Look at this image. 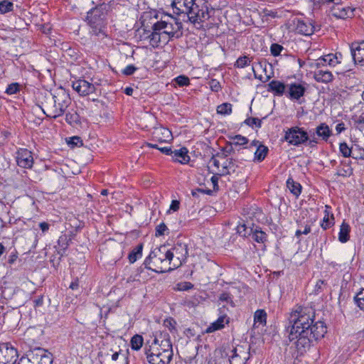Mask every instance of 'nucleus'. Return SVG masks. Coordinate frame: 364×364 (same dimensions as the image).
Listing matches in <instances>:
<instances>
[{
    "instance_id": "1",
    "label": "nucleus",
    "mask_w": 364,
    "mask_h": 364,
    "mask_svg": "<svg viewBox=\"0 0 364 364\" xmlns=\"http://www.w3.org/2000/svg\"><path fill=\"white\" fill-rule=\"evenodd\" d=\"M314 312L307 307L297 306L289 315V340H296V348L305 350L314 341L322 338L327 332L323 322H314Z\"/></svg>"
},
{
    "instance_id": "2",
    "label": "nucleus",
    "mask_w": 364,
    "mask_h": 364,
    "mask_svg": "<svg viewBox=\"0 0 364 364\" xmlns=\"http://www.w3.org/2000/svg\"><path fill=\"white\" fill-rule=\"evenodd\" d=\"M152 28V32L144 30V36L141 37V40L149 39V44L154 48L159 47L161 43H166L173 37L178 38L182 34V23L172 16H166L157 21Z\"/></svg>"
},
{
    "instance_id": "3",
    "label": "nucleus",
    "mask_w": 364,
    "mask_h": 364,
    "mask_svg": "<svg viewBox=\"0 0 364 364\" xmlns=\"http://www.w3.org/2000/svg\"><path fill=\"white\" fill-rule=\"evenodd\" d=\"M149 364H169L173 356L171 336L167 332H159L145 353Z\"/></svg>"
},
{
    "instance_id": "4",
    "label": "nucleus",
    "mask_w": 364,
    "mask_h": 364,
    "mask_svg": "<svg viewBox=\"0 0 364 364\" xmlns=\"http://www.w3.org/2000/svg\"><path fill=\"white\" fill-rule=\"evenodd\" d=\"M172 6L174 13L179 15L186 14L193 23L203 22L210 15L208 0H173Z\"/></svg>"
},
{
    "instance_id": "5",
    "label": "nucleus",
    "mask_w": 364,
    "mask_h": 364,
    "mask_svg": "<svg viewBox=\"0 0 364 364\" xmlns=\"http://www.w3.org/2000/svg\"><path fill=\"white\" fill-rule=\"evenodd\" d=\"M144 264L146 268L156 273H163L174 269L165 246L153 250L144 260Z\"/></svg>"
},
{
    "instance_id": "6",
    "label": "nucleus",
    "mask_w": 364,
    "mask_h": 364,
    "mask_svg": "<svg viewBox=\"0 0 364 364\" xmlns=\"http://www.w3.org/2000/svg\"><path fill=\"white\" fill-rule=\"evenodd\" d=\"M71 102L69 95L64 90L56 91L50 100L46 102V115L49 117L57 118L62 116Z\"/></svg>"
},
{
    "instance_id": "7",
    "label": "nucleus",
    "mask_w": 364,
    "mask_h": 364,
    "mask_svg": "<svg viewBox=\"0 0 364 364\" xmlns=\"http://www.w3.org/2000/svg\"><path fill=\"white\" fill-rule=\"evenodd\" d=\"M166 252L174 269L186 262L188 256L187 244L181 242H177L171 249H166Z\"/></svg>"
},
{
    "instance_id": "8",
    "label": "nucleus",
    "mask_w": 364,
    "mask_h": 364,
    "mask_svg": "<svg viewBox=\"0 0 364 364\" xmlns=\"http://www.w3.org/2000/svg\"><path fill=\"white\" fill-rule=\"evenodd\" d=\"M284 140L289 145L300 146L306 144V141L309 140V133L304 127H291L284 131Z\"/></svg>"
},
{
    "instance_id": "9",
    "label": "nucleus",
    "mask_w": 364,
    "mask_h": 364,
    "mask_svg": "<svg viewBox=\"0 0 364 364\" xmlns=\"http://www.w3.org/2000/svg\"><path fill=\"white\" fill-rule=\"evenodd\" d=\"M87 19L91 29L90 33L92 36L102 38L106 36L104 31V15L100 14L99 9H95L88 12Z\"/></svg>"
},
{
    "instance_id": "10",
    "label": "nucleus",
    "mask_w": 364,
    "mask_h": 364,
    "mask_svg": "<svg viewBox=\"0 0 364 364\" xmlns=\"http://www.w3.org/2000/svg\"><path fill=\"white\" fill-rule=\"evenodd\" d=\"M18 358V350L11 343H0V364H16Z\"/></svg>"
},
{
    "instance_id": "11",
    "label": "nucleus",
    "mask_w": 364,
    "mask_h": 364,
    "mask_svg": "<svg viewBox=\"0 0 364 364\" xmlns=\"http://www.w3.org/2000/svg\"><path fill=\"white\" fill-rule=\"evenodd\" d=\"M250 358V347L237 346L232 350V355L229 357L230 364H246Z\"/></svg>"
},
{
    "instance_id": "12",
    "label": "nucleus",
    "mask_w": 364,
    "mask_h": 364,
    "mask_svg": "<svg viewBox=\"0 0 364 364\" xmlns=\"http://www.w3.org/2000/svg\"><path fill=\"white\" fill-rule=\"evenodd\" d=\"M27 357H31L33 360L40 359L38 364H52L53 361L52 353L42 348H35L26 353Z\"/></svg>"
},
{
    "instance_id": "13",
    "label": "nucleus",
    "mask_w": 364,
    "mask_h": 364,
    "mask_svg": "<svg viewBox=\"0 0 364 364\" xmlns=\"http://www.w3.org/2000/svg\"><path fill=\"white\" fill-rule=\"evenodd\" d=\"M17 165L23 168H31L33 165L32 152L27 149H19L16 153Z\"/></svg>"
},
{
    "instance_id": "14",
    "label": "nucleus",
    "mask_w": 364,
    "mask_h": 364,
    "mask_svg": "<svg viewBox=\"0 0 364 364\" xmlns=\"http://www.w3.org/2000/svg\"><path fill=\"white\" fill-rule=\"evenodd\" d=\"M72 87L80 96H87L96 90V87L93 83L81 78L73 81Z\"/></svg>"
},
{
    "instance_id": "15",
    "label": "nucleus",
    "mask_w": 364,
    "mask_h": 364,
    "mask_svg": "<svg viewBox=\"0 0 364 364\" xmlns=\"http://www.w3.org/2000/svg\"><path fill=\"white\" fill-rule=\"evenodd\" d=\"M306 87L301 83L292 82L287 85L286 95L290 100H299L304 95Z\"/></svg>"
},
{
    "instance_id": "16",
    "label": "nucleus",
    "mask_w": 364,
    "mask_h": 364,
    "mask_svg": "<svg viewBox=\"0 0 364 364\" xmlns=\"http://www.w3.org/2000/svg\"><path fill=\"white\" fill-rule=\"evenodd\" d=\"M314 78L318 82L329 83L333 81V75L326 68L323 66H314Z\"/></svg>"
},
{
    "instance_id": "17",
    "label": "nucleus",
    "mask_w": 364,
    "mask_h": 364,
    "mask_svg": "<svg viewBox=\"0 0 364 364\" xmlns=\"http://www.w3.org/2000/svg\"><path fill=\"white\" fill-rule=\"evenodd\" d=\"M354 9L344 6L342 4H337L332 7L331 12V15L337 18H348L353 16Z\"/></svg>"
},
{
    "instance_id": "18",
    "label": "nucleus",
    "mask_w": 364,
    "mask_h": 364,
    "mask_svg": "<svg viewBox=\"0 0 364 364\" xmlns=\"http://www.w3.org/2000/svg\"><path fill=\"white\" fill-rule=\"evenodd\" d=\"M103 357L105 364H125L124 359H119V351H114L112 349L100 353Z\"/></svg>"
},
{
    "instance_id": "19",
    "label": "nucleus",
    "mask_w": 364,
    "mask_h": 364,
    "mask_svg": "<svg viewBox=\"0 0 364 364\" xmlns=\"http://www.w3.org/2000/svg\"><path fill=\"white\" fill-rule=\"evenodd\" d=\"M153 138L154 140L162 143L171 141L173 136L171 132L168 129L160 127L155 128L153 132Z\"/></svg>"
},
{
    "instance_id": "20",
    "label": "nucleus",
    "mask_w": 364,
    "mask_h": 364,
    "mask_svg": "<svg viewBox=\"0 0 364 364\" xmlns=\"http://www.w3.org/2000/svg\"><path fill=\"white\" fill-rule=\"evenodd\" d=\"M296 30L300 34L311 36L316 31V27L309 20H298L296 26Z\"/></svg>"
},
{
    "instance_id": "21",
    "label": "nucleus",
    "mask_w": 364,
    "mask_h": 364,
    "mask_svg": "<svg viewBox=\"0 0 364 364\" xmlns=\"http://www.w3.org/2000/svg\"><path fill=\"white\" fill-rule=\"evenodd\" d=\"M351 53L355 63L364 62V41L352 43Z\"/></svg>"
},
{
    "instance_id": "22",
    "label": "nucleus",
    "mask_w": 364,
    "mask_h": 364,
    "mask_svg": "<svg viewBox=\"0 0 364 364\" xmlns=\"http://www.w3.org/2000/svg\"><path fill=\"white\" fill-rule=\"evenodd\" d=\"M287 85L284 82L273 80L267 84V91L274 94L275 96H282L286 94Z\"/></svg>"
},
{
    "instance_id": "23",
    "label": "nucleus",
    "mask_w": 364,
    "mask_h": 364,
    "mask_svg": "<svg viewBox=\"0 0 364 364\" xmlns=\"http://www.w3.org/2000/svg\"><path fill=\"white\" fill-rule=\"evenodd\" d=\"M172 152L173 154L171 156L173 161L178 162L181 164H186L190 161L188 150L186 147L175 149L172 151Z\"/></svg>"
},
{
    "instance_id": "24",
    "label": "nucleus",
    "mask_w": 364,
    "mask_h": 364,
    "mask_svg": "<svg viewBox=\"0 0 364 364\" xmlns=\"http://www.w3.org/2000/svg\"><path fill=\"white\" fill-rule=\"evenodd\" d=\"M336 58V55L333 53H329L318 58L312 66H323L326 68V65L334 67L338 65V61L334 59Z\"/></svg>"
},
{
    "instance_id": "25",
    "label": "nucleus",
    "mask_w": 364,
    "mask_h": 364,
    "mask_svg": "<svg viewBox=\"0 0 364 364\" xmlns=\"http://www.w3.org/2000/svg\"><path fill=\"white\" fill-rule=\"evenodd\" d=\"M229 320L230 318L226 314L220 316L208 328L207 331L210 333L223 328L225 325L229 323Z\"/></svg>"
},
{
    "instance_id": "26",
    "label": "nucleus",
    "mask_w": 364,
    "mask_h": 364,
    "mask_svg": "<svg viewBox=\"0 0 364 364\" xmlns=\"http://www.w3.org/2000/svg\"><path fill=\"white\" fill-rule=\"evenodd\" d=\"M316 136L321 137L322 140L327 141L331 136L332 132L326 123H321L315 130Z\"/></svg>"
},
{
    "instance_id": "27",
    "label": "nucleus",
    "mask_w": 364,
    "mask_h": 364,
    "mask_svg": "<svg viewBox=\"0 0 364 364\" xmlns=\"http://www.w3.org/2000/svg\"><path fill=\"white\" fill-rule=\"evenodd\" d=\"M269 151L267 146L264 144H259L257 146L254 156V161L257 162H262L267 156Z\"/></svg>"
},
{
    "instance_id": "28",
    "label": "nucleus",
    "mask_w": 364,
    "mask_h": 364,
    "mask_svg": "<svg viewBox=\"0 0 364 364\" xmlns=\"http://www.w3.org/2000/svg\"><path fill=\"white\" fill-rule=\"evenodd\" d=\"M350 226L348 223L343 222L341 227L338 233V240L345 243L349 240Z\"/></svg>"
},
{
    "instance_id": "29",
    "label": "nucleus",
    "mask_w": 364,
    "mask_h": 364,
    "mask_svg": "<svg viewBox=\"0 0 364 364\" xmlns=\"http://www.w3.org/2000/svg\"><path fill=\"white\" fill-rule=\"evenodd\" d=\"M287 186L291 193L296 196H299L301 191V186L299 183L296 182L291 178H289L287 181Z\"/></svg>"
},
{
    "instance_id": "30",
    "label": "nucleus",
    "mask_w": 364,
    "mask_h": 364,
    "mask_svg": "<svg viewBox=\"0 0 364 364\" xmlns=\"http://www.w3.org/2000/svg\"><path fill=\"white\" fill-rule=\"evenodd\" d=\"M143 244H139L134 247L132 251L129 254L128 259L130 263H134L137 259L142 256Z\"/></svg>"
},
{
    "instance_id": "31",
    "label": "nucleus",
    "mask_w": 364,
    "mask_h": 364,
    "mask_svg": "<svg viewBox=\"0 0 364 364\" xmlns=\"http://www.w3.org/2000/svg\"><path fill=\"white\" fill-rule=\"evenodd\" d=\"M70 239L66 235H63L59 237L58 240V245L59 247L58 252L61 253L62 255L65 252V250L68 249L69 246V242Z\"/></svg>"
},
{
    "instance_id": "32",
    "label": "nucleus",
    "mask_w": 364,
    "mask_h": 364,
    "mask_svg": "<svg viewBox=\"0 0 364 364\" xmlns=\"http://www.w3.org/2000/svg\"><path fill=\"white\" fill-rule=\"evenodd\" d=\"M65 121L72 126H76L80 124V118L77 112L67 113Z\"/></svg>"
},
{
    "instance_id": "33",
    "label": "nucleus",
    "mask_w": 364,
    "mask_h": 364,
    "mask_svg": "<svg viewBox=\"0 0 364 364\" xmlns=\"http://www.w3.org/2000/svg\"><path fill=\"white\" fill-rule=\"evenodd\" d=\"M229 139L231 141L230 144L234 145H240L243 146L248 143V139L245 136H243L240 134H237L234 136H229Z\"/></svg>"
},
{
    "instance_id": "34",
    "label": "nucleus",
    "mask_w": 364,
    "mask_h": 364,
    "mask_svg": "<svg viewBox=\"0 0 364 364\" xmlns=\"http://www.w3.org/2000/svg\"><path fill=\"white\" fill-rule=\"evenodd\" d=\"M143 342V337L136 334L131 339V347L133 350H138L142 347Z\"/></svg>"
},
{
    "instance_id": "35",
    "label": "nucleus",
    "mask_w": 364,
    "mask_h": 364,
    "mask_svg": "<svg viewBox=\"0 0 364 364\" xmlns=\"http://www.w3.org/2000/svg\"><path fill=\"white\" fill-rule=\"evenodd\" d=\"M253 239L259 243H264L267 241V234L261 229L256 228L253 232Z\"/></svg>"
},
{
    "instance_id": "36",
    "label": "nucleus",
    "mask_w": 364,
    "mask_h": 364,
    "mask_svg": "<svg viewBox=\"0 0 364 364\" xmlns=\"http://www.w3.org/2000/svg\"><path fill=\"white\" fill-rule=\"evenodd\" d=\"M14 9V4L8 0H3L0 1V14H4L10 12Z\"/></svg>"
},
{
    "instance_id": "37",
    "label": "nucleus",
    "mask_w": 364,
    "mask_h": 364,
    "mask_svg": "<svg viewBox=\"0 0 364 364\" xmlns=\"http://www.w3.org/2000/svg\"><path fill=\"white\" fill-rule=\"evenodd\" d=\"M250 63L251 59L248 56L244 55L237 59L234 66L237 68H244L245 67L249 65Z\"/></svg>"
},
{
    "instance_id": "38",
    "label": "nucleus",
    "mask_w": 364,
    "mask_h": 364,
    "mask_svg": "<svg viewBox=\"0 0 364 364\" xmlns=\"http://www.w3.org/2000/svg\"><path fill=\"white\" fill-rule=\"evenodd\" d=\"M267 314L264 310H257L255 313L254 320L255 323H259V324L266 323Z\"/></svg>"
},
{
    "instance_id": "39",
    "label": "nucleus",
    "mask_w": 364,
    "mask_h": 364,
    "mask_svg": "<svg viewBox=\"0 0 364 364\" xmlns=\"http://www.w3.org/2000/svg\"><path fill=\"white\" fill-rule=\"evenodd\" d=\"M217 112L220 114L226 115L232 112V105L230 103H223L218 106Z\"/></svg>"
},
{
    "instance_id": "40",
    "label": "nucleus",
    "mask_w": 364,
    "mask_h": 364,
    "mask_svg": "<svg viewBox=\"0 0 364 364\" xmlns=\"http://www.w3.org/2000/svg\"><path fill=\"white\" fill-rule=\"evenodd\" d=\"M176 321L171 317L167 318L164 321V326L167 328L170 332L176 331Z\"/></svg>"
},
{
    "instance_id": "41",
    "label": "nucleus",
    "mask_w": 364,
    "mask_h": 364,
    "mask_svg": "<svg viewBox=\"0 0 364 364\" xmlns=\"http://www.w3.org/2000/svg\"><path fill=\"white\" fill-rule=\"evenodd\" d=\"M219 301L229 304L232 307L235 306L232 300V296L228 292H223L222 294H220L219 296Z\"/></svg>"
},
{
    "instance_id": "42",
    "label": "nucleus",
    "mask_w": 364,
    "mask_h": 364,
    "mask_svg": "<svg viewBox=\"0 0 364 364\" xmlns=\"http://www.w3.org/2000/svg\"><path fill=\"white\" fill-rule=\"evenodd\" d=\"M334 217L333 214H331V218L328 215H324L323 222L321 225L323 230L329 228L333 224Z\"/></svg>"
},
{
    "instance_id": "43",
    "label": "nucleus",
    "mask_w": 364,
    "mask_h": 364,
    "mask_svg": "<svg viewBox=\"0 0 364 364\" xmlns=\"http://www.w3.org/2000/svg\"><path fill=\"white\" fill-rule=\"evenodd\" d=\"M339 150L343 156L349 157L351 156L352 150L346 142L341 143L339 145Z\"/></svg>"
},
{
    "instance_id": "44",
    "label": "nucleus",
    "mask_w": 364,
    "mask_h": 364,
    "mask_svg": "<svg viewBox=\"0 0 364 364\" xmlns=\"http://www.w3.org/2000/svg\"><path fill=\"white\" fill-rule=\"evenodd\" d=\"M245 123L252 127H253L254 125L257 128L262 127V119L256 117H249L245 120Z\"/></svg>"
},
{
    "instance_id": "45",
    "label": "nucleus",
    "mask_w": 364,
    "mask_h": 364,
    "mask_svg": "<svg viewBox=\"0 0 364 364\" xmlns=\"http://www.w3.org/2000/svg\"><path fill=\"white\" fill-rule=\"evenodd\" d=\"M232 164V159H225L223 162L221 170H219L220 175H227L230 173L229 168H230V165Z\"/></svg>"
},
{
    "instance_id": "46",
    "label": "nucleus",
    "mask_w": 364,
    "mask_h": 364,
    "mask_svg": "<svg viewBox=\"0 0 364 364\" xmlns=\"http://www.w3.org/2000/svg\"><path fill=\"white\" fill-rule=\"evenodd\" d=\"M283 50L284 47L278 43H272L270 46V53L274 57L279 55Z\"/></svg>"
},
{
    "instance_id": "47",
    "label": "nucleus",
    "mask_w": 364,
    "mask_h": 364,
    "mask_svg": "<svg viewBox=\"0 0 364 364\" xmlns=\"http://www.w3.org/2000/svg\"><path fill=\"white\" fill-rule=\"evenodd\" d=\"M355 301L360 309H364V289H362L355 296Z\"/></svg>"
},
{
    "instance_id": "48",
    "label": "nucleus",
    "mask_w": 364,
    "mask_h": 364,
    "mask_svg": "<svg viewBox=\"0 0 364 364\" xmlns=\"http://www.w3.org/2000/svg\"><path fill=\"white\" fill-rule=\"evenodd\" d=\"M193 288V284L189 282H183L178 283L175 289L178 291H188Z\"/></svg>"
},
{
    "instance_id": "49",
    "label": "nucleus",
    "mask_w": 364,
    "mask_h": 364,
    "mask_svg": "<svg viewBox=\"0 0 364 364\" xmlns=\"http://www.w3.org/2000/svg\"><path fill=\"white\" fill-rule=\"evenodd\" d=\"M174 81L181 87L187 86L190 84V80L186 75H179L174 79Z\"/></svg>"
},
{
    "instance_id": "50",
    "label": "nucleus",
    "mask_w": 364,
    "mask_h": 364,
    "mask_svg": "<svg viewBox=\"0 0 364 364\" xmlns=\"http://www.w3.org/2000/svg\"><path fill=\"white\" fill-rule=\"evenodd\" d=\"M168 229L164 223H161L156 227V233L155 235L156 237L164 235L166 232H168Z\"/></svg>"
},
{
    "instance_id": "51",
    "label": "nucleus",
    "mask_w": 364,
    "mask_h": 364,
    "mask_svg": "<svg viewBox=\"0 0 364 364\" xmlns=\"http://www.w3.org/2000/svg\"><path fill=\"white\" fill-rule=\"evenodd\" d=\"M19 91V84L14 82L8 85L6 89V93L8 95H14Z\"/></svg>"
},
{
    "instance_id": "52",
    "label": "nucleus",
    "mask_w": 364,
    "mask_h": 364,
    "mask_svg": "<svg viewBox=\"0 0 364 364\" xmlns=\"http://www.w3.org/2000/svg\"><path fill=\"white\" fill-rule=\"evenodd\" d=\"M316 133L313 132L312 134H309V140L306 141V146L309 147H314L317 144H318V139L316 137Z\"/></svg>"
},
{
    "instance_id": "53",
    "label": "nucleus",
    "mask_w": 364,
    "mask_h": 364,
    "mask_svg": "<svg viewBox=\"0 0 364 364\" xmlns=\"http://www.w3.org/2000/svg\"><path fill=\"white\" fill-rule=\"evenodd\" d=\"M354 124L357 128H358L359 125L364 124V112L360 115H353L351 118Z\"/></svg>"
},
{
    "instance_id": "54",
    "label": "nucleus",
    "mask_w": 364,
    "mask_h": 364,
    "mask_svg": "<svg viewBox=\"0 0 364 364\" xmlns=\"http://www.w3.org/2000/svg\"><path fill=\"white\" fill-rule=\"evenodd\" d=\"M137 70V68H136L134 65H127L126 68H124L123 69V70L122 71V74H124V75H132V74H134V73Z\"/></svg>"
},
{
    "instance_id": "55",
    "label": "nucleus",
    "mask_w": 364,
    "mask_h": 364,
    "mask_svg": "<svg viewBox=\"0 0 364 364\" xmlns=\"http://www.w3.org/2000/svg\"><path fill=\"white\" fill-rule=\"evenodd\" d=\"M209 85L211 90L213 92H218L221 88L220 82L215 79H212L211 80H210Z\"/></svg>"
},
{
    "instance_id": "56",
    "label": "nucleus",
    "mask_w": 364,
    "mask_h": 364,
    "mask_svg": "<svg viewBox=\"0 0 364 364\" xmlns=\"http://www.w3.org/2000/svg\"><path fill=\"white\" fill-rule=\"evenodd\" d=\"M68 144H72L73 146H81L82 145V141L80 137L75 136L69 139Z\"/></svg>"
},
{
    "instance_id": "57",
    "label": "nucleus",
    "mask_w": 364,
    "mask_h": 364,
    "mask_svg": "<svg viewBox=\"0 0 364 364\" xmlns=\"http://www.w3.org/2000/svg\"><path fill=\"white\" fill-rule=\"evenodd\" d=\"M336 174L343 177L350 176L353 174V169L350 167H348L347 169L342 168L338 170Z\"/></svg>"
},
{
    "instance_id": "58",
    "label": "nucleus",
    "mask_w": 364,
    "mask_h": 364,
    "mask_svg": "<svg viewBox=\"0 0 364 364\" xmlns=\"http://www.w3.org/2000/svg\"><path fill=\"white\" fill-rule=\"evenodd\" d=\"M17 364H33V360L31 357H27L26 353L20 358Z\"/></svg>"
},
{
    "instance_id": "59",
    "label": "nucleus",
    "mask_w": 364,
    "mask_h": 364,
    "mask_svg": "<svg viewBox=\"0 0 364 364\" xmlns=\"http://www.w3.org/2000/svg\"><path fill=\"white\" fill-rule=\"evenodd\" d=\"M180 208V202L177 200H173L171 201L169 210L173 211H177Z\"/></svg>"
},
{
    "instance_id": "60",
    "label": "nucleus",
    "mask_w": 364,
    "mask_h": 364,
    "mask_svg": "<svg viewBox=\"0 0 364 364\" xmlns=\"http://www.w3.org/2000/svg\"><path fill=\"white\" fill-rule=\"evenodd\" d=\"M39 228L41 230L43 233H45L48 231L50 228V225L46 222H41L39 223Z\"/></svg>"
},
{
    "instance_id": "61",
    "label": "nucleus",
    "mask_w": 364,
    "mask_h": 364,
    "mask_svg": "<svg viewBox=\"0 0 364 364\" xmlns=\"http://www.w3.org/2000/svg\"><path fill=\"white\" fill-rule=\"evenodd\" d=\"M210 164H212L214 167H215L218 171L221 170L220 168V161L218 159H217L215 156H213L209 162Z\"/></svg>"
},
{
    "instance_id": "62",
    "label": "nucleus",
    "mask_w": 364,
    "mask_h": 364,
    "mask_svg": "<svg viewBox=\"0 0 364 364\" xmlns=\"http://www.w3.org/2000/svg\"><path fill=\"white\" fill-rule=\"evenodd\" d=\"M158 150H159L161 153H163L166 155H168V156H171L173 154L172 149L170 147H166V146L160 147L159 146V149Z\"/></svg>"
},
{
    "instance_id": "63",
    "label": "nucleus",
    "mask_w": 364,
    "mask_h": 364,
    "mask_svg": "<svg viewBox=\"0 0 364 364\" xmlns=\"http://www.w3.org/2000/svg\"><path fill=\"white\" fill-rule=\"evenodd\" d=\"M33 301L35 307L41 306L43 304V296H40L38 298L35 299Z\"/></svg>"
},
{
    "instance_id": "64",
    "label": "nucleus",
    "mask_w": 364,
    "mask_h": 364,
    "mask_svg": "<svg viewBox=\"0 0 364 364\" xmlns=\"http://www.w3.org/2000/svg\"><path fill=\"white\" fill-rule=\"evenodd\" d=\"M17 258H18L17 252H11L9 257V263L10 264H14L16 261Z\"/></svg>"
}]
</instances>
